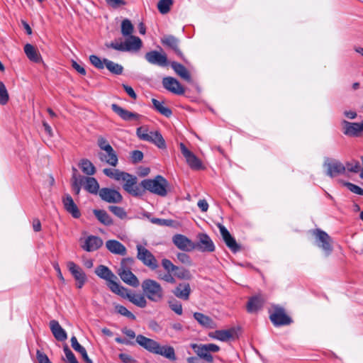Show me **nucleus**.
<instances>
[{"label": "nucleus", "instance_id": "nucleus-1", "mask_svg": "<svg viewBox=\"0 0 363 363\" xmlns=\"http://www.w3.org/2000/svg\"><path fill=\"white\" fill-rule=\"evenodd\" d=\"M136 342L141 347L152 354H160L170 360L176 359L174 349L172 346L161 345L156 340L147 337L143 335H137Z\"/></svg>", "mask_w": 363, "mask_h": 363}, {"label": "nucleus", "instance_id": "nucleus-2", "mask_svg": "<svg viewBox=\"0 0 363 363\" xmlns=\"http://www.w3.org/2000/svg\"><path fill=\"white\" fill-rule=\"evenodd\" d=\"M140 185L144 190L162 197L166 196L169 191V182L161 175H157L154 179H144Z\"/></svg>", "mask_w": 363, "mask_h": 363}, {"label": "nucleus", "instance_id": "nucleus-3", "mask_svg": "<svg viewBox=\"0 0 363 363\" xmlns=\"http://www.w3.org/2000/svg\"><path fill=\"white\" fill-rule=\"evenodd\" d=\"M142 290L145 298L150 301L158 303L164 298V290L160 283L151 279L143 280L141 284Z\"/></svg>", "mask_w": 363, "mask_h": 363}, {"label": "nucleus", "instance_id": "nucleus-4", "mask_svg": "<svg viewBox=\"0 0 363 363\" xmlns=\"http://www.w3.org/2000/svg\"><path fill=\"white\" fill-rule=\"evenodd\" d=\"M95 274L107 281L108 289L113 292L116 293L119 291V287L121 286L116 281L117 277L112 272V271L105 265H99L95 269Z\"/></svg>", "mask_w": 363, "mask_h": 363}, {"label": "nucleus", "instance_id": "nucleus-5", "mask_svg": "<svg viewBox=\"0 0 363 363\" xmlns=\"http://www.w3.org/2000/svg\"><path fill=\"white\" fill-rule=\"evenodd\" d=\"M191 347L194 352L202 359L207 362H213V357L211 352H218L220 350V347L216 344H191Z\"/></svg>", "mask_w": 363, "mask_h": 363}, {"label": "nucleus", "instance_id": "nucleus-6", "mask_svg": "<svg viewBox=\"0 0 363 363\" xmlns=\"http://www.w3.org/2000/svg\"><path fill=\"white\" fill-rule=\"evenodd\" d=\"M119 288V291L116 292V294L128 299L130 302L138 307L143 308L147 306V302L144 294H135L123 286Z\"/></svg>", "mask_w": 363, "mask_h": 363}, {"label": "nucleus", "instance_id": "nucleus-7", "mask_svg": "<svg viewBox=\"0 0 363 363\" xmlns=\"http://www.w3.org/2000/svg\"><path fill=\"white\" fill-rule=\"evenodd\" d=\"M312 235L315 236L317 245L329 255L333 251V240L325 231L317 228L312 230Z\"/></svg>", "mask_w": 363, "mask_h": 363}, {"label": "nucleus", "instance_id": "nucleus-8", "mask_svg": "<svg viewBox=\"0 0 363 363\" xmlns=\"http://www.w3.org/2000/svg\"><path fill=\"white\" fill-rule=\"evenodd\" d=\"M136 248L137 258L141 261L145 266L152 270L156 269L158 267V262L150 250L141 245H138Z\"/></svg>", "mask_w": 363, "mask_h": 363}, {"label": "nucleus", "instance_id": "nucleus-9", "mask_svg": "<svg viewBox=\"0 0 363 363\" xmlns=\"http://www.w3.org/2000/svg\"><path fill=\"white\" fill-rule=\"evenodd\" d=\"M67 267L77 282L76 286L78 289H82L87 281V277L84 270L80 266L72 261L67 262Z\"/></svg>", "mask_w": 363, "mask_h": 363}, {"label": "nucleus", "instance_id": "nucleus-10", "mask_svg": "<svg viewBox=\"0 0 363 363\" xmlns=\"http://www.w3.org/2000/svg\"><path fill=\"white\" fill-rule=\"evenodd\" d=\"M269 319L275 326L288 325L292 323V319L286 313L281 307H275L271 313Z\"/></svg>", "mask_w": 363, "mask_h": 363}, {"label": "nucleus", "instance_id": "nucleus-11", "mask_svg": "<svg viewBox=\"0 0 363 363\" xmlns=\"http://www.w3.org/2000/svg\"><path fill=\"white\" fill-rule=\"evenodd\" d=\"M180 150L185 157L188 165L194 170L204 169L202 162L192 152H191L184 143L179 145Z\"/></svg>", "mask_w": 363, "mask_h": 363}, {"label": "nucleus", "instance_id": "nucleus-12", "mask_svg": "<svg viewBox=\"0 0 363 363\" xmlns=\"http://www.w3.org/2000/svg\"><path fill=\"white\" fill-rule=\"evenodd\" d=\"M198 241L194 242L195 249L202 252H213L216 247L211 238L206 233H199Z\"/></svg>", "mask_w": 363, "mask_h": 363}, {"label": "nucleus", "instance_id": "nucleus-13", "mask_svg": "<svg viewBox=\"0 0 363 363\" xmlns=\"http://www.w3.org/2000/svg\"><path fill=\"white\" fill-rule=\"evenodd\" d=\"M128 177H124L121 181L124 182L123 189L134 196H141L143 191L137 185V177L127 173Z\"/></svg>", "mask_w": 363, "mask_h": 363}, {"label": "nucleus", "instance_id": "nucleus-14", "mask_svg": "<svg viewBox=\"0 0 363 363\" xmlns=\"http://www.w3.org/2000/svg\"><path fill=\"white\" fill-rule=\"evenodd\" d=\"M145 58L151 65L159 67H166L168 65L167 56L164 52L152 50L145 55Z\"/></svg>", "mask_w": 363, "mask_h": 363}, {"label": "nucleus", "instance_id": "nucleus-15", "mask_svg": "<svg viewBox=\"0 0 363 363\" xmlns=\"http://www.w3.org/2000/svg\"><path fill=\"white\" fill-rule=\"evenodd\" d=\"M218 228L222 238L227 247L234 253L240 251V245L237 243L235 239L231 235L228 229L221 224L218 225Z\"/></svg>", "mask_w": 363, "mask_h": 363}, {"label": "nucleus", "instance_id": "nucleus-16", "mask_svg": "<svg viewBox=\"0 0 363 363\" xmlns=\"http://www.w3.org/2000/svg\"><path fill=\"white\" fill-rule=\"evenodd\" d=\"M343 133L350 137H359L363 133V121L361 123H352L343 120Z\"/></svg>", "mask_w": 363, "mask_h": 363}, {"label": "nucleus", "instance_id": "nucleus-17", "mask_svg": "<svg viewBox=\"0 0 363 363\" xmlns=\"http://www.w3.org/2000/svg\"><path fill=\"white\" fill-rule=\"evenodd\" d=\"M100 198L107 202L118 203L123 199L122 195L118 191L109 188H102L99 191Z\"/></svg>", "mask_w": 363, "mask_h": 363}, {"label": "nucleus", "instance_id": "nucleus-18", "mask_svg": "<svg viewBox=\"0 0 363 363\" xmlns=\"http://www.w3.org/2000/svg\"><path fill=\"white\" fill-rule=\"evenodd\" d=\"M172 242L180 250L191 252L195 250L194 242L184 235L177 234L174 235Z\"/></svg>", "mask_w": 363, "mask_h": 363}, {"label": "nucleus", "instance_id": "nucleus-19", "mask_svg": "<svg viewBox=\"0 0 363 363\" xmlns=\"http://www.w3.org/2000/svg\"><path fill=\"white\" fill-rule=\"evenodd\" d=\"M163 86L172 93L182 95L185 90L179 82L172 77H166L162 79Z\"/></svg>", "mask_w": 363, "mask_h": 363}, {"label": "nucleus", "instance_id": "nucleus-20", "mask_svg": "<svg viewBox=\"0 0 363 363\" xmlns=\"http://www.w3.org/2000/svg\"><path fill=\"white\" fill-rule=\"evenodd\" d=\"M208 336L215 340L222 342H228L234 340L236 336V330L234 328L228 330H217L208 333Z\"/></svg>", "mask_w": 363, "mask_h": 363}, {"label": "nucleus", "instance_id": "nucleus-21", "mask_svg": "<svg viewBox=\"0 0 363 363\" xmlns=\"http://www.w3.org/2000/svg\"><path fill=\"white\" fill-rule=\"evenodd\" d=\"M325 165L327 167V174L330 177L342 174L346 170L345 165L338 160H331L326 162Z\"/></svg>", "mask_w": 363, "mask_h": 363}, {"label": "nucleus", "instance_id": "nucleus-22", "mask_svg": "<svg viewBox=\"0 0 363 363\" xmlns=\"http://www.w3.org/2000/svg\"><path fill=\"white\" fill-rule=\"evenodd\" d=\"M62 201L65 209L70 213L73 218H79L81 216L79 209L69 194H65L63 196Z\"/></svg>", "mask_w": 363, "mask_h": 363}, {"label": "nucleus", "instance_id": "nucleus-23", "mask_svg": "<svg viewBox=\"0 0 363 363\" xmlns=\"http://www.w3.org/2000/svg\"><path fill=\"white\" fill-rule=\"evenodd\" d=\"M161 43L164 46L172 49L179 57L183 58V54L179 48L178 38L172 35H166L161 38Z\"/></svg>", "mask_w": 363, "mask_h": 363}, {"label": "nucleus", "instance_id": "nucleus-24", "mask_svg": "<svg viewBox=\"0 0 363 363\" xmlns=\"http://www.w3.org/2000/svg\"><path fill=\"white\" fill-rule=\"evenodd\" d=\"M103 245V240L98 236L89 235L85 240L82 247L86 252H93L99 249Z\"/></svg>", "mask_w": 363, "mask_h": 363}, {"label": "nucleus", "instance_id": "nucleus-25", "mask_svg": "<svg viewBox=\"0 0 363 363\" xmlns=\"http://www.w3.org/2000/svg\"><path fill=\"white\" fill-rule=\"evenodd\" d=\"M111 109L124 121L139 120L140 118V114L130 112L116 104L111 105Z\"/></svg>", "mask_w": 363, "mask_h": 363}, {"label": "nucleus", "instance_id": "nucleus-26", "mask_svg": "<svg viewBox=\"0 0 363 363\" xmlns=\"http://www.w3.org/2000/svg\"><path fill=\"white\" fill-rule=\"evenodd\" d=\"M98 157L101 162L106 163L112 167H116L118 162V155L114 150L98 152Z\"/></svg>", "mask_w": 363, "mask_h": 363}, {"label": "nucleus", "instance_id": "nucleus-27", "mask_svg": "<svg viewBox=\"0 0 363 363\" xmlns=\"http://www.w3.org/2000/svg\"><path fill=\"white\" fill-rule=\"evenodd\" d=\"M50 330L55 337V338L58 341H65L67 338V335L66 331L62 328L60 325L59 322L55 320H52L50 321Z\"/></svg>", "mask_w": 363, "mask_h": 363}, {"label": "nucleus", "instance_id": "nucleus-28", "mask_svg": "<svg viewBox=\"0 0 363 363\" xmlns=\"http://www.w3.org/2000/svg\"><path fill=\"white\" fill-rule=\"evenodd\" d=\"M264 303V298L261 295L252 296L249 298L247 303V311L249 313H256L262 309Z\"/></svg>", "mask_w": 363, "mask_h": 363}, {"label": "nucleus", "instance_id": "nucleus-29", "mask_svg": "<svg viewBox=\"0 0 363 363\" xmlns=\"http://www.w3.org/2000/svg\"><path fill=\"white\" fill-rule=\"evenodd\" d=\"M191 287L189 283H180L172 291L173 294L182 300L187 301L191 294Z\"/></svg>", "mask_w": 363, "mask_h": 363}, {"label": "nucleus", "instance_id": "nucleus-30", "mask_svg": "<svg viewBox=\"0 0 363 363\" xmlns=\"http://www.w3.org/2000/svg\"><path fill=\"white\" fill-rule=\"evenodd\" d=\"M106 248L116 255H125L127 252L125 247L119 241L116 240H109L106 242Z\"/></svg>", "mask_w": 363, "mask_h": 363}, {"label": "nucleus", "instance_id": "nucleus-31", "mask_svg": "<svg viewBox=\"0 0 363 363\" xmlns=\"http://www.w3.org/2000/svg\"><path fill=\"white\" fill-rule=\"evenodd\" d=\"M82 184L84 189L92 194H97L100 190L99 184L97 180L94 177H84Z\"/></svg>", "mask_w": 363, "mask_h": 363}, {"label": "nucleus", "instance_id": "nucleus-32", "mask_svg": "<svg viewBox=\"0 0 363 363\" xmlns=\"http://www.w3.org/2000/svg\"><path fill=\"white\" fill-rule=\"evenodd\" d=\"M171 67L176 72V74L179 75L181 78H182L183 79L188 82H191V74L188 69L183 65L177 62H172L171 63Z\"/></svg>", "mask_w": 363, "mask_h": 363}, {"label": "nucleus", "instance_id": "nucleus-33", "mask_svg": "<svg viewBox=\"0 0 363 363\" xmlns=\"http://www.w3.org/2000/svg\"><path fill=\"white\" fill-rule=\"evenodd\" d=\"M24 52L27 57L33 62H40L42 60L40 52L37 48L31 44L27 43L25 45Z\"/></svg>", "mask_w": 363, "mask_h": 363}, {"label": "nucleus", "instance_id": "nucleus-34", "mask_svg": "<svg viewBox=\"0 0 363 363\" xmlns=\"http://www.w3.org/2000/svg\"><path fill=\"white\" fill-rule=\"evenodd\" d=\"M194 318L203 327L207 328H215L216 325L211 318L203 313L196 312L194 313Z\"/></svg>", "mask_w": 363, "mask_h": 363}, {"label": "nucleus", "instance_id": "nucleus-35", "mask_svg": "<svg viewBox=\"0 0 363 363\" xmlns=\"http://www.w3.org/2000/svg\"><path fill=\"white\" fill-rule=\"evenodd\" d=\"M125 50H138L142 46V40L137 36L130 35L124 42Z\"/></svg>", "mask_w": 363, "mask_h": 363}, {"label": "nucleus", "instance_id": "nucleus-36", "mask_svg": "<svg viewBox=\"0 0 363 363\" xmlns=\"http://www.w3.org/2000/svg\"><path fill=\"white\" fill-rule=\"evenodd\" d=\"M70 341L72 348L82 355L84 361L86 363H92L91 359L89 357L86 353V349L78 342L77 337L75 336H72Z\"/></svg>", "mask_w": 363, "mask_h": 363}, {"label": "nucleus", "instance_id": "nucleus-37", "mask_svg": "<svg viewBox=\"0 0 363 363\" xmlns=\"http://www.w3.org/2000/svg\"><path fill=\"white\" fill-rule=\"evenodd\" d=\"M122 281L126 284L133 286L138 287L140 285V281L137 277L132 272V271H128V272H124L118 274Z\"/></svg>", "mask_w": 363, "mask_h": 363}, {"label": "nucleus", "instance_id": "nucleus-38", "mask_svg": "<svg viewBox=\"0 0 363 363\" xmlns=\"http://www.w3.org/2000/svg\"><path fill=\"white\" fill-rule=\"evenodd\" d=\"M149 139L147 142L155 144L160 149L166 147L165 141L159 131L150 132Z\"/></svg>", "mask_w": 363, "mask_h": 363}, {"label": "nucleus", "instance_id": "nucleus-39", "mask_svg": "<svg viewBox=\"0 0 363 363\" xmlns=\"http://www.w3.org/2000/svg\"><path fill=\"white\" fill-rule=\"evenodd\" d=\"M93 213L98 220L105 225H111L113 224V220L111 216L104 210L94 209Z\"/></svg>", "mask_w": 363, "mask_h": 363}, {"label": "nucleus", "instance_id": "nucleus-40", "mask_svg": "<svg viewBox=\"0 0 363 363\" xmlns=\"http://www.w3.org/2000/svg\"><path fill=\"white\" fill-rule=\"evenodd\" d=\"M104 174L116 181H121L124 179V177H128L127 173L121 172L119 169L106 168L103 170Z\"/></svg>", "mask_w": 363, "mask_h": 363}, {"label": "nucleus", "instance_id": "nucleus-41", "mask_svg": "<svg viewBox=\"0 0 363 363\" xmlns=\"http://www.w3.org/2000/svg\"><path fill=\"white\" fill-rule=\"evenodd\" d=\"M135 262L133 258L126 257L122 259L119 267L117 269V274H121L124 272H128V271H131L132 267Z\"/></svg>", "mask_w": 363, "mask_h": 363}, {"label": "nucleus", "instance_id": "nucleus-42", "mask_svg": "<svg viewBox=\"0 0 363 363\" xmlns=\"http://www.w3.org/2000/svg\"><path fill=\"white\" fill-rule=\"evenodd\" d=\"M152 102L155 109L162 115L166 117H170L172 111L170 108L163 105V102H160L155 99H152Z\"/></svg>", "mask_w": 363, "mask_h": 363}, {"label": "nucleus", "instance_id": "nucleus-43", "mask_svg": "<svg viewBox=\"0 0 363 363\" xmlns=\"http://www.w3.org/2000/svg\"><path fill=\"white\" fill-rule=\"evenodd\" d=\"M79 167L82 172L87 175H93L96 172V169L92 162L87 159H83L79 163Z\"/></svg>", "mask_w": 363, "mask_h": 363}, {"label": "nucleus", "instance_id": "nucleus-44", "mask_svg": "<svg viewBox=\"0 0 363 363\" xmlns=\"http://www.w3.org/2000/svg\"><path fill=\"white\" fill-rule=\"evenodd\" d=\"M105 67L114 74H121L123 70V67L118 64L115 63L108 59H104Z\"/></svg>", "mask_w": 363, "mask_h": 363}, {"label": "nucleus", "instance_id": "nucleus-45", "mask_svg": "<svg viewBox=\"0 0 363 363\" xmlns=\"http://www.w3.org/2000/svg\"><path fill=\"white\" fill-rule=\"evenodd\" d=\"M134 27L129 19H124L121 23V33L123 36L133 35Z\"/></svg>", "mask_w": 363, "mask_h": 363}, {"label": "nucleus", "instance_id": "nucleus-46", "mask_svg": "<svg viewBox=\"0 0 363 363\" xmlns=\"http://www.w3.org/2000/svg\"><path fill=\"white\" fill-rule=\"evenodd\" d=\"M172 4V0H160L157 4V9L161 13L165 14L169 11Z\"/></svg>", "mask_w": 363, "mask_h": 363}, {"label": "nucleus", "instance_id": "nucleus-47", "mask_svg": "<svg viewBox=\"0 0 363 363\" xmlns=\"http://www.w3.org/2000/svg\"><path fill=\"white\" fill-rule=\"evenodd\" d=\"M174 276L179 279L189 280L191 279V274L188 269L179 267L178 269L174 272Z\"/></svg>", "mask_w": 363, "mask_h": 363}, {"label": "nucleus", "instance_id": "nucleus-48", "mask_svg": "<svg viewBox=\"0 0 363 363\" xmlns=\"http://www.w3.org/2000/svg\"><path fill=\"white\" fill-rule=\"evenodd\" d=\"M97 145L100 149L99 152L110 151L113 150L108 141L104 137L99 136L97 139Z\"/></svg>", "mask_w": 363, "mask_h": 363}, {"label": "nucleus", "instance_id": "nucleus-49", "mask_svg": "<svg viewBox=\"0 0 363 363\" xmlns=\"http://www.w3.org/2000/svg\"><path fill=\"white\" fill-rule=\"evenodd\" d=\"M9 100V95L5 84L0 81V104L6 105Z\"/></svg>", "mask_w": 363, "mask_h": 363}, {"label": "nucleus", "instance_id": "nucleus-50", "mask_svg": "<svg viewBox=\"0 0 363 363\" xmlns=\"http://www.w3.org/2000/svg\"><path fill=\"white\" fill-rule=\"evenodd\" d=\"M168 303H169V306L172 311H173L177 315L182 314V313H183L182 305L179 301L174 299V300L169 301L168 302Z\"/></svg>", "mask_w": 363, "mask_h": 363}, {"label": "nucleus", "instance_id": "nucleus-51", "mask_svg": "<svg viewBox=\"0 0 363 363\" xmlns=\"http://www.w3.org/2000/svg\"><path fill=\"white\" fill-rule=\"evenodd\" d=\"M345 167L348 172L352 173H357L360 171L361 169L360 164L357 160H352V162H346Z\"/></svg>", "mask_w": 363, "mask_h": 363}, {"label": "nucleus", "instance_id": "nucleus-52", "mask_svg": "<svg viewBox=\"0 0 363 363\" xmlns=\"http://www.w3.org/2000/svg\"><path fill=\"white\" fill-rule=\"evenodd\" d=\"M116 309L119 314H121L125 317H127L133 320H135L136 319L135 315L133 313H132L130 311H129L123 306L118 305L116 306Z\"/></svg>", "mask_w": 363, "mask_h": 363}, {"label": "nucleus", "instance_id": "nucleus-53", "mask_svg": "<svg viewBox=\"0 0 363 363\" xmlns=\"http://www.w3.org/2000/svg\"><path fill=\"white\" fill-rule=\"evenodd\" d=\"M91 63L97 69H102L105 67L104 60H101L98 56L92 55L89 57Z\"/></svg>", "mask_w": 363, "mask_h": 363}, {"label": "nucleus", "instance_id": "nucleus-54", "mask_svg": "<svg viewBox=\"0 0 363 363\" xmlns=\"http://www.w3.org/2000/svg\"><path fill=\"white\" fill-rule=\"evenodd\" d=\"M136 134L138 137L142 140L147 141V140H150V133L148 132L147 128L145 126L138 128L136 130Z\"/></svg>", "mask_w": 363, "mask_h": 363}, {"label": "nucleus", "instance_id": "nucleus-55", "mask_svg": "<svg viewBox=\"0 0 363 363\" xmlns=\"http://www.w3.org/2000/svg\"><path fill=\"white\" fill-rule=\"evenodd\" d=\"M108 209L111 213L120 218H124L126 216L125 211L120 206H110Z\"/></svg>", "mask_w": 363, "mask_h": 363}, {"label": "nucleus", "instance_id": "nucleus-56", "mask_svg": "<svg viewBox=\"0 0 363 363\" xmlns=\"http://www.w3.org/2000/svg\"><path fill=\"white\" fill-rule=\"evenodd\" d=\"M162 265L167 272L173 273L178 267L174 265L169 259H163L162 260Z\"/></svg>", "mask_w": 363, "mask_h": 363}, {"label": "nucleus", "instance_id": "nucleus-57", "mask_svg": "<svg viewBox=\"0 0 363 363\" xmlns=\"http://www.w3.org/2000/svg\"><path fill=\"white\" fill-rule=\"evenodd\" d=\"M158 279L167 283L174 284L176 282L174 275L171 272L158 273Z\"/></svg>", "mask_w": 363, "mask_h": 363}, {"label": "nucleus", "instance_id": "nucleus-58", "mask_svg": "<svg viewBox=\"0 0 363 363\" xmlns=\"http://www.w3.org/2000/svg\"><path fill=\"white\" fill-rule=\"evenodd\" d=\"M63 350L69 363H79L74 353L67 345L64 346Z\"/></svg>", "mask_w": 363, "mask_h": 363}, {"label": "nucleus", "instance_id": "nucleus-59", "mask_svg": "<svg viewBox=\"0 0 363 363\" xmlns=\"http://www.w3.org/2000/svg\"><path fill=\"white\" fill-rule=\"evenodd\" d=\"M106 46L108 48H113L114 50L121 51V52H125V45L124 43L123 42H118V40L113 41L110 43H106Z\"/></svg>", "mask_w": 363, "mask_h": 363}, {"label": "nucleus", "instance_id": "nucleus-60", "mask_svg": "<svg viewBox=\"0 0 363 363\" xmlns=\"http://www.w3.org/2000/svg\"><path fill=\"white\" fill-rule=\"evenodd\" d=\"M106 4L113 8L118 9L122 6L126 5V1L125 0H105Z\"/></svg>", "mask_w": 363, "mask_h": 363}, {"label": "nucleus", "instance_id": "nucleus-61", "mask_svg": "<svg viewBox=\"0 0 363 363\" xmlns=\"http://www.w3.org/2000/svg\"><path fill=\"white\" fill-rule=\"evenodd\" d=\"M82 185H83L82 180L71 181L72 189L75 195L79 194Z\"/></svg>", "mask_w": 363, "mask_h": 363}, {"label": "nucleus", "instance_id": "nucleus-62", "mask_svg": "<svg viewBox=\"0 0 363 363\" xmlns=\"http://www.w3.org/2000/svg\"><path fill=\"white\" fill-rule=\"evenodd\" d=\"M177 257L178 260L183 264L190 265L191 263L190 257L186 253L179 252L177 255Z\"/></svg>", "mask_w": 363, "mask_h": 363}, {"label": "nucleus", "instance_id": "nucleus-63", "mask_svg": "<svg viewBox=\"0 0 363 363\" xmlns=\"http://www.w3.org/2000/svg\"><path fill=\"white\" fill-rule=\"evenodd\" d=\"M346 186L352 192L358 195L363 196V189H362L359 186L350 182L347 183Z\"/></svg>", "mask_w": 363, "mask_h": 363}, {"label": "nucleus", "instance_id": "nucleus-64", "mask_svg": "<svg viewBox=\"0 0 363 363\" xmlns=\"http://www.w3.org/2000/svg\"><path fill=\"white\" fill-rule=\"evenodd\" d=\"M36 357L39 363H52L48 356L40 350H37Z\"/></svg>", "mask_w": 363, "mask_h": 363}]
</instances>
